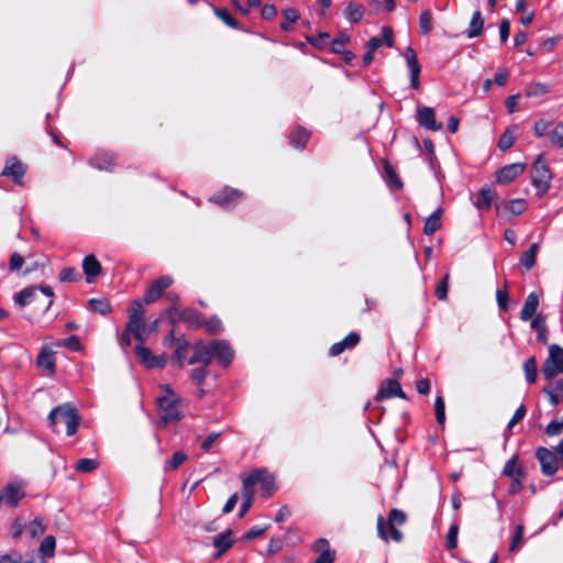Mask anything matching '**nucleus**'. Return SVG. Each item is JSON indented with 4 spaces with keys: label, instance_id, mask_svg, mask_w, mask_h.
I'll list each match as a JSON object with an SVG mask.
<instances>
[{
    "label": "nucleus",
    "instance_id": "obj_21",
    "mask_svg": "<svg viewBox=\"0 0 563 563\" xmlns=\"http://www.w3.org/2000/svg\"><path fill=\"white\" fill-rule=\"evenodd\" d=\"M406 521V514L398 509H391L388 515V525L391 527V540L400 542L402 540V533L396 528L401 526Z\"/></svg>",
    "mask_w": 563,
    "mask_h": 563
},
{
    "label": "nucleus",
    "instance_id": "obj_63",
    "mask_svg": "<svg viewBox=\"0 0 563 563\" xmlns=\"http://www.w3.org/2000/svg\"><path fill=\"white\" fill-rule=\"evenodd\" d=\"M207 366H202V367H198V368H195L192 372H191V378L192 380L197 384V385H201L206 377H207V374H208V371L206 368Z\"/></svg>",
    "mask_w": 563,
    "mask_h": 563
},
{
    "label": "nucleus",
    "instance_id": "obj_6",
    "mask_svg": "<svg viewBox=\"0 0 563 563\" xmlns=\"http://www.w3.org/2000/svg\"><path fill=\"white\" fill-rule=\"evenodd\" d=\"M168 314L173 323L181 321L192 330H198L203 325V314L191 308L180 311H177L176 309H169Z\"/></svg>",
    "mask_w": 563,
    "mask_h": 563
},
{
    "label": "nucleus",
    "instance_id": "obj_32",
    "mask_svg": "<svg viewBox=\"0 0 563 563\" xmlns=\"http://www.w3.org/2000/svg\"><path fill=\"white\" fill-rule=\"evenodd\" d=\"M405 58L407 62V66L410 70V77H419L421 71V66L417 58V54L411 46L407 47L405 51Z\"/></svg>",
    "mask_w": 563,
    "mask_h": 563
},
{
    "label": "nucleus",
    "instance_id": "obj_57",
    "mask_svg": "<svg viewBox=\"0 0 563 563\" xmlns=\"http://www.w3.org/2000/svg\"><path fill=\"white\" fill-rule=\"evenodd\" d=\"M544 393L549 395L551 402L556 405L560 401V398L563 397V379L558 384L556 391L551 387H545Z\"/></svg>",
    "mask_w": 563,
    "mask_h": 563
},
{
    "label": "nucleus",
    "instance_id": "obj_46",
    "mask_svg": "<svg viewBox=\"0 0 563 563\" xmlns=\"http://www.w3.org/2000/svg\"><path fill=\"white\" fill-rule=\"evenodd\" d=\"M516 141L514 132L510 128L506 129V131L500 135L498 141V147L500 151H507L510 148Z\"/></svg>",
    "mask_w": 563,
    "mask_h": 563
},
{
    "label": "nucleus",
    "instance_id": "obj_26",
    "mask_svg": "<svg viewBox=\"0 0 563 563\" xmlns=\"http://www.w3.org/2000/svg\"><path fill=\"white\" fill-rule=\"evenodd\" d=\"M115 156L111 153L98 154L89 161V164L100 170H112Z\"/></svg>",
    "mask_w": 563,
    "mask_h": 563
},
{
    "label": "nucleus",
    "instance_id": "obj_43",
    "mask_svg": "<svg viewBox=\"0 0 563 563\" xmlns=\"http://www.w3.org/2000/svg\"><path fill=\"white\" fill-rule=\"evenodd\" d=\"M45 531V526L40 519H34L30 523H26V532L30 536V538L35 539L40 536H42Z\"/></svg>",
    "mask_w": 563,
    "mask_h": 563
},
{
    "label": "nucleus",
    "instance_id": "obj_59",
    "mask_svg": "<svg viewBox=\"0 0 563 563\" xmlns=\"http://www.w3.org/2000/svg\"><path fill=\"white\" fill-rule=\"evenodd\" d=\"M23 265L24 257L16 252L12 253L9 261V269L11 272L20 271L23 267Z\"/></svg>",
    "mask_w": 563,
    "mask_h": 563
},
{
    "label": "nucleus",
    "instance_id": "obj_52",
    "mask_svg": "<svg viewBox=\"0 0 563 563\" xmlns=\"http://www.w3.org/2000/svg\"><path fill=\"white\" fill-rule=\"evenodd\" d=\"M550 91V88L548 85L543 82H534L529 86V88L526 91V95L528 97H538L543 96Z\"/></svg>",
    "mask_w": 563,
    "mask_h": 563
},
{
    "label": "nucleus",
    "instance_id": "obj_30",
    "mask_svg": "<svg viewBox=\"0 0 563 563\" xmlns=\"http://www.w3.org/2000/svg\"><path fill=\"white\" fill-rule=\"evenodd\" d=\"M441 214L442 209L438 208L434 212H432L424 222L423 233L426 235L434 234L441 227Z\"/></svg>",
    "mask_w": 563,
    "mask_h": 563
},
{
    "label": "nucleus",
    "instance_id": "obj_9",
    "mask_svg": "<svg viewBox=\"0 0 563 563\" xmlns=\"http://www.w3.org/2000/svg\"><path fill=\"white\" fill-rule=\"evenodd\" d=\"M174 283V279L168 275H163L157 279L153 280L144 295V302L150 305L157 301Z\"/></svg>",
    "mask_w": 563,
    "mask_h": 563
},
{
    "label": "nucleus",
    "instance_id": "obj_64",
    "mask_svg": "<svg viewBox=\"0 0 563 563\" xmlns=\"http://www.w3.org/2000/svg\"><path fill=\"white\" fill-rule=\"evenodd\" d=\"M550 125H551L550 121H547L543 119L538 120L533 125L534 135L538 137L542 136L547 132V130L549 129Z\"/></svg>",
    "mask_w": 563,
    "mask_h": 563
},
{
    "label": "nucleus",
    "instance_id": "obj_10",
    "mask_svg": "<svg viewBox=\"0 0 563 563\" xmlns=\"http://www.w3.org/2000/svg\"><path fill=\"white\" fill-rule=\"evenodd\" d=\"M24 485L20 482L10 483L0 490V505L15 507L24 497Z\"/></svg>",
    "mask_w": 563,
    "mask_h": 563
},
{
    "label": "nucleus",
    "instance_id": "obj_37",
    "mask_svg": "<svg viewBox=\"0 0 563 563\" xmlns=\"http://www.w3.org/2000/svg\"><path fill=\"white\" fill-rule=\"evenodd\" d=\"M88 306L92 311L102 316L109 314L111 312V305L107 299L92 298L88 301Z\"/></svg>",
    "mask_w": 563,
    "mask_h": 563
},
{
    "label": "nucleus",
    "instance_id": "obj_4",
    "mask_svg": "<svg viewBox=\"0 0 563 563\" xmlns=\"http://www.w3.org/2000/svg\"><path fill=\"white\" fill-rule=\"evenodd\" d=\"M542 375L551 380L559 374L563 373V349L556 344L549 346V356L544 361L542 368Z\"/></svg>",
    "mask_w": 563,
    "mask_h": 563
},
{
    "label": "nucleus",
    "instance_id": "obj_5",
    "mask_svg": "<svg viewBox=\"0 0 563 563\" xmlns=\"http://www.w3.org/2000/svg\"><path fill=\"white\" fill-rule=\"evenodd\" d=\"M532 185L540 194H545L550 188L552 174L549 166L543 162L542 155L534 161L531 170Z\"/></svg>",
    "mask_w": 563,
    "mask_h": 563
},
{
    "label": "nucleus",
    "instance_id": "obj_17",
    "mask_svg": "<svg viewBox=\"0 0 563 563\" xmlns=\"http://www.w3.org/2000/svg\"><path fill=\"white\" fill-rule=\"evenodd\" d=\"M394 396H398L400 398H406L400 384L395 379H386L382 383L378 393L375 396V400L382 401L384 399L391 398Z\"/></svg>",
    "mask_w": 563,
    "mask_h": 563
},
{
    "label": "nucleus",
    "instance_id": "obj_39",
    "mask_svg": "<svg viewBox=\"0 0 563 563\" xmlns=\"http://www.w3.org/2000/svg\"><path fill=\"white\" fill-rule=\"evenodd\" d=\"M503 473L510 478L523 476L522 468L517 465V456H514L506 462Z\"/></svg>",
    "mask_w": 563,
    "mask_h": 563
},
{
    "label": "nucleus",
    "instance_id": "obj_31",
    "mask_svg": "<svg viewBox=\"0 0 563 563\" xmlns=\"http://www.w3.org/2000/svg\"><path fill=\"white\" fill-rule=\"evenodd\" d=\"M495 196V191L490 188H482L474 202L478 210H488L492 207V202Z\"/></svg>",
    "mask_w": 563,
    "mask_h": 563
},
{
    "label": "nucleus",
    "instance_id": "obj_50",
    "mask_svg": "<svg viewBox=\"0 0 563 563\" xmlns=\"http://www.w3.org/2000/svg\"><path fill=\"white\" fill-rule=\"evenodd\" d=\"M377 532H378V536L384 541H388L389 539H391V527L388 525V520L386 521L383 517H378Z\"/></svg>",
    "mask_w": 563,
    "mask_h": 563
},
{
    "label": "nucleus",
    "instance_id": "obj_45",
    "mask_svg": "<svg viewBox=\"0 0 563 563\" xmlns=\"http://www.w3.org/2000/svg\"><path fill=\"white\" fill-rule=\"evenodd\" d=\"M527 208V202L525 199H512L505 205V209H507L511 214L519 216Z\"/></svg>",
    "mask_w": 563,
    "mask_h": 563
},
{
    "label": "nucleus",
    "instance_id": "obj_3",
    "mask_svg": "<svg viewBox=\"0 0 563 563\" xmlns=\"http://www.w3.org/2000/svg\"><path fill=\"white\" fill-rule=\"evenodd\" d=\"M157 405L161 413V422H174L184 418L181 413V400L170 389L157 398Z\"/></svg>",
    "mask_w": 563,
    "mask_h": 563
},
{
    "label": "nucleus",
    "instance_id": "obj_60",
    "mask_svg": "<svg viewBox=\"0 0 563 563\" xmlns=\"http://www.w3.org/2000/svg\"><path fill=\"white\" fill-rule=\"evenodd\" d=\"M125 329H128V331L131 333L145 331L146 324L144 319H129L128 323L125 324Z\"/></svg>",
    "mask_w": 563,
    "mask_h": 563
},
{
    "label": "nucleus",
    "instance_id": "obj_16",
    "mask_svg": "<svg viewBox=\"0 0 563 563\" xmlns=\"http://www.w3.org/2000/svg\"><path fill=\"white\" fill-rule=\"evenodd\" d=\"M526 169V164L514 163L499 168L496 172V180L500 185H507L515 180Z\"/></svg>",
    "mask_w": 563,
    "mask_h": 563
},
{
    "label": "nucleus",
    "instance_id": "obj_58",
    "mask_svg": "<svg viewBox=\"0 0 563 563\" xmlns=\"http://www.w3.org/2000/svg\"><path fill=\"white\" fill-rule=\"evenodd\" d=\"M523 526L522 525H518L516 527V533L512 538V541L509 545V550L510 551H517L521 548V544H522V538H523Z\"/></svg>",
    "mask_w": 563,
    "mask_h": 563
},
{
    "label": "nucleus",
    "instance_id": "obj_41",
    "mask_svg": "<svg viewBox=\"0 0 563 563\" xmlns=\"http://www.w3.org/2000/svg\"><path fill=\"white\" fill-rule=\"evenodd\" d=\"M433 27V18L430 11H423L419 16V29L422 34H429Z\"/></svg>",
    "mask_w": 563,
    "mask_h": 563
},
{
    "label": "nucleus",
    "instance_id": "obj_14",
    "mask_svg": "<svg viewBox=\"0 0 563 563\" xmlns=\"http://www.w3.org/2000/svg\"><path fill=\"white\" fill-rule=\"evenodd\" d=\"M213 343V358H217L218 363L228 367L234 357V351L231 345L224 340H216Z\"/></svg>",
    "mask_w": 563,
    "mask_h": 563
},
{
    "label": "nucleus",
    "instance_id": "obj_44",
    "mask_svg": "<svg viewBox=\"0 0 563 563\" xmlns=\"http://www.w3.org/2000/svg\"><path fill=\"white\" fill-rule=\"evenodd\" d=\"M188 346H189V342L187 340H185V339L177 340V346H176L173 357H174V360H176V362L178 363L179 366L184 365V360H185Z\"/></svg>",
    "mask_w": 563,
    "mask_h": 563
},
{
    "label": "nucleus",
    "instance_id": "obj_33",
    "mask_svg": "<svg viewBox=\"0 0 563 563\" xmlns=\"http://www.w3.org/2000/svg\"><path fill=\"white\" fill-rule=\"evenodd\" d=\"M484 27V19L479 10H476L471 19L470 27L467 30V37H476L479 36L483 32Z\"/></svg>",
    "mask_w": 563,
    "mask_h": 563
},
{
    "label": "nucleus",
    "instance_id": "obj_18",
    "mask_svg": "<svg viewBox=\"0 0 563 563\" xmlns=\"http://www.w3.org/2000/svg\"><path fill=\"white\" fill-rule=\"evenodd\" d=\"M419 124L431 131H439L442 129V124L437 122L435 112L433 108L422 107L417 112Z\"/></svg>",
    "mask_w": 563,
    "mask_h": 563
},
{
    "label": "nucleus",
    "instance_id": "obj_36",
    "mask_svg": "<svg viewBox=\"0 0 563 563\" xmlns=\"http://www.w3.org/2000/svg\"><path fill=\"white\" fill-rule=\"evenodd\" d=\"M56 549V540L53 536H46L41 545H40V553L41 558L45 560V558H53L55 554Z\"/></svg>",
    "mask_w": 563,
    "mask_h": 563
},
{
    "label": "nucleus",
    "instance_id": "obj_38",
    "mask_svg": "<svg viewBox=\"0 0 563 563\" xmlns=\"http://www.w3.org/2000/svg\"><path fill=\"white\" fill-rule=\"evenodd\" d=\"M523 369H525L527 382L529 384H533L537 379V360L534 356L529 357L525 362Z\"/></svg>",
    "mask_w": 563,
    "mask_h": 563
},
{
    "label": "nucleus",
    "instance_id": "obj_15",
    "mask_svg": "<svg viewBox=\"0 0 563 563\" xmlns=\"http://www.w3.org/2000/svg\"><path fill=\"white\" fill-rule=\"evenodd\" d=\"M25 172V165L18 158L12 157L7 161L5 166L1 172V176L11 178L16 185H22Z\"/></svg>",
    "mask_w": 563,
    "mask_h": 563
},
{
    "label": "nucleus",
    "instance_id": "obj_1",
    "mask_svg": "<svg viewBox=\"0 0 563 563\" xmlns=\"http://www.w3.org/2000/svg\"><path fill=\"white\" fill-rule=\"evenodd\" d=\"M54 296V291L48 285L41 286L40 288L31 286L19 291L14 296V302L20 308L33 305V313L35 316H43L53 305Z\"/></svg>",
    "mask_w": 563,
    "mask_h": 563
},
{
    "label": "nucleus",
    "instance_id": "obj_28",
    "mask_svg": "<svg viewBox=\"0 0 563 563\" xmlns=\"http://www.w3.org/2000/svg\"><path fill=\"white\" fill-rule=\"evenodd\" d=\"M531 328L536 330L538 341L545 344L548 342V327L545 323V317L540 313L536 314L531 321Z\"/></svg>",
    "mask_w": 563,
    "mask_h": 563
},
{
    "label": "nucleus",
    "instance_id": "obj_25",
    "mask_svg": "<svg viewBox=\"0 0 563 563\" xmlns=\"http://www.w3.org/2000/svg\"><path fill=\"white\" fill-rule=\"evenodd\" d=\"M383 165H384V172H385L384 178H385V181L387 183L388 187L391 190L402 189L404 184H402L400 177L398 176V174L396 173V169L394 168V166L390 165L389 162L386 159L383 162Z\"/></svg>",
    "mask_w": 563,
    "mask_h": 563
},
{
    "label": "nucleus",
    "instance_id": "obj_24",
    "mask_svg": "<svg viewBox=\"0 0 563 563\" xmlns=\"http://www.w3.org/2000/svg\"><path fill=\"white\" fill-rule=\"evenodd\" d=\"M539 307V296L536 292H531L527 296L523 307L520 311V319L522 321L530 320Z\"/></svg>",
    "mask_w": 563,
    "mask_h": 563
},
{
    "label": "nucleus",
    "instance_id": "obj_11",
    "mask_svg": "<svg viewBox=\"0 0 563 563\" xmlns=\"http://www.w3.org/2000/svg\"><path fill=\"white\" fill-rule=\"evenodd\" d=\"M537 459L541 465V472L547 476L556 473L559 465L556 455L547 448L540 446L536 452Z\"/></svg>",
    "mask_w": 563,
    "mask_h": 563
},
{
    "label": "nucleus",
    "instance_id": "obj_48",
    "mask_svg": "<svg viewBox=\"0 0 563 563\" xmlns=\"http://www.w3.org/2000/svg\"><path fill=\"white\" fill-rule=\"evenodd\" d=\"M350 42V36L340 33L332 42H331V51L335 54L343 53L345 49V45Z\"/></svg>",
    "mask_w": 563,
    "mask_h": 563
},
{
    "label": "nucleus",
    "instance_id": "obj_2",
    "mask_svg": "<svg viewBox=\"0 0 563 563\" xmlns=\"http://www.w3.org/2000/svg\"><path fill=\"white\" fill-rule=\"evenodd\" d=\"M241 478L244 488L254 490V486L260 485L262 494L266 497L277 490L275 475L267 468H256L247 475H242Z\"/></svg>",
    "mask_w": 563,
    "mask_h": 563
},
{
    "label": "nucleus",
    "instance_id": "obj_27",
    "mask_svg": "<svg viewBox=\"0 0 563 563\" xmlns=\"http://www.w3.org/2000/svg\"><path fill=\"white\" fill-rule=\"evenodd\" d=\"M314 549L320 550L321 553L313 563H333L335 553L330 549L328 540L319 539L314 543Z\"/></svg>",
    "mask_w": 563,
    "mask_h": 563
},
{
    "label": "nucleus",
    "instance_id": "obj_42",
    "mask_svg": "<svg viewBox=\"0 0 563 563\" xmlns=\"http://www.w3.org/2000/svg\"><path fill=\"white\" fill-rule=\"evenodd\" d=\"M242 498L243 503L240 508L239 517H243L251 508L254 498V490H250L249 488H244V486H242Z\"/></svg>",
    "mask_w": 563,
    "mask_h": 563
},
{
    "label": "nucleus",
    "instance_id": "obj_62",
    "mask_svg": "<svg viewBox=\"0 0 563 563\" xmlns=\"http://www.w3.org/2000/svg\"><path fill=\"white\" fill-rule=\"evenodd\" d=\"M549 137L552 144H559L561 146V143L563 142V122H560L555 126V129L550 133Z\"/></svg>",
    "mask_w": 563,
    "mask_h": 563
},
{
    "label": "nucleus",
    "instance_id": "obj_7",
    "mask_svg": "<svg viewBox=\"0 0 563 563\" xmlns=\"http://www.w3.org/2000/svg\"><path fill=\"white\" fill-rule=\"evenodd\" d=\"M48 422H79L78 408L73 402H64L51 410Z\"/></svg>",
    "mask_w": 563,
    "mask_h": 563
},
{
    "label": "nucleus",
    "instance_id": "obj_19",
    "mask_svg": "<svg viewBox=\"0 0 563 563\" xmlns=\"http://www.w3.org/2000/svg\"><path fill=\"white\" fill-rule=\"evenodd\" d=\"M361 341V336L357 332H350L342 341L334 343L330 350V356H338L345 350L355 347Z\"/></svg>",
    "mask_w": 563,
    "mask_h": 563
},
{
    "label": "nucleus",
    "instance_id": "obj_22",
    "mask_svg": "<svg viewBox=\"0 0 563 563\" xmlns=\"http://www.w3.org/2000/svg\"><path fill=\"white\" fill-rule=\"evenodd\" d=\"M310 131L302 126L295 128L288 135V142L297 150H303L310 139Z\"/></svg>",
    "mask_w": 563,
    "mask_h": 563
},
{
    "label": "nucleus",
    "instance_id": "obj_56",
    "mask_svg": "<svg viewBox=\"0 0 563 563\" xmlns=\"http://www.w3.org/2000/svg\"><path fill=\"white\" fill-rule=\"evenodd\" d=\"M457 534L459 526L456 523L451 525L446 536V548L452 550L457 547Z\"/></svg>",
    "mask_w": 563,
    "mask_h": 563
},
{
    "label": "nucleus",
    "instance_id": "obj_51",
    "mask_svg": "<svg viewBox=\"0 0 563 563\" xmlns=\"http://www.w3.org/2000/svg\"><path fill=\"white\" fill-rule=\"evenodd\" d=\"M145 309L141 300H134L129 308V319H144Z\"/></svg>",
    "mask_w": 563,
    "mask_h": 563
},
{
    "label": "nucleus",
    "instance_id": "obj_13",
    "mask_svg": "<svg viewBox=\"0 0 563 563\" xmlns=\"http://www.w3.org/2000/svg\"><path fill=\"white\" fill-rule=\"evenodd\" d=\"M213 343H203V342H197L194 345V354L188 360V364H203L205 366H208L212 360H213Z\"/></svg>",
    "mask_w": 563,
    "mask_h": 563
},
{
    "label": "nucleus",
    "instance_id": "obj_40",
    "mask_svg": "<svg viewBox=\"0 0 563 563\" xmlns=\"http://www.w3.org/2000/svg\"><path fill=\"white\" fill-rule=\"evenodd\" d=\"M202 328H205L206 331L212 335L219 334L223 330L222 322L218 317H212L208 320L203 317Z\"/></svg>",
    "mask_w": 563,
    "mask_h": 563
},
{
    "label": "nucleus",
    "instance_id": "obj_8",
    "mask_svg": "<svg viewBox=\"0 0 563 563\" xmlns=\"http://www.w3.org/2000/svg\"><path fill=\"white\" fill-rule=\"evenodd\" d=\"M243 198L244 194L241 190L224 187L221 191L210 197L209 201L224 209H230L235 207Z\"/></svg>",
    "mask_w": 563,
    "mask_h": 563
},
{
    "label": "nucleus",
    "instance_id": "obj_54",
    "mask_svg": "<svg viewBox=\"0 0 563 563\" xmlns=\"http://www.w3.org/2000/svg\"><path fill=\"white\" fill-rule=\"evenodd\" d=\"M98 462L92 459H81L77 462L76 470L82 473H89L96 470Z\"/></svg>",
    "mask_w": 563,
    "mask_h": 563
},
{
    "label": "nucleus",
    "instance_id": "obj_47",
    "mask_svg": "<svg viewBox=\"0 0 563 563\" xmlns=\"http://www.w3.org/2000/svg\"><path fill=\"white\" fill-rule=\"evenodd\" d=\"M214 14L222 20L228 26L239 29L238 21L229 13L227 9L213 8Z\"/></svg>",
    "mask_w": 563,
    "mask_h": 563
},
{
    "label": "nucleus",
    "instance_id": "obj_53",
    "mask_svg": "<svg viewBox=\"0 0 563 563\" xmlns=\"http://www.w3.org/2000/svg\"><path fill=\"white\" fill-rule=\"evenodd\" d=\"M187 459V455L181 452V451H178V452H175L172 456V459L166 463L165 465V470L167 471H174L176 470L178 466H180Z\"/></svg>",
    "mask_w": 563,
    "mask_h": 563
},
{
    "label": "nucleus",
    "instance_id": "obj_12",
    "mask_svg": "<svg viewBox=\"0 0 563 563\" xmlns=\"http://www.w3.org/2000/svg\"><path fill=\"white\" fill-rule=\"evenodd\" d=\"M135 354L140 362L148 368H163L166 364L164 354L153 355L151 350L142 344L135 346Z\"/></svg>",
    "mask_w": 563,
    "mask_h": 563
},
{
    "label": "nucleus",
    "instance_id": "obj_35",
    "mask_svg": "<svg viewBox=\"0 0 563 563\" xmlns=\"http://www.w3.org/2000/svg\"><path fill=\"white\" fill-rule=\"evenodd\" d=\"M364 14V9L362 4L356 2H349L344 10V16L352 23H357L362 20Z\"/></svg>",
    "mask_w": 563,
    "mask_h": 563
},
{
    "label": "nucleus",
    "instance_id": "obj_61",
    "mask_svg": "<svg viewBox=\"0 0 563 563\" xmlns=\"http://www.w3.org/2000/svg\"><path fill=\"white\" fill-rule=\"evenodd\" d=\"M78 274L74 267H65L59 273V280L62 283L77 280Z\"/></svg>",
    "mask_w": 563,
    "mask_h": 563
},
{
    "label": "nucleus",
    "instance_id": "obj_29",
    "mask_svg": "<svg viewBox=\"0 0 563 563\" xmlns=\"http://www.w3.org/2000/svg\"><path fill=\"white\" fill-rule=\"evenodd\" d=\"M233 544V540L231 539V530H225L224 532L219 533L213 538V545L218 549L216 558H219L228 549H230Z\"/></svg>",
    "mask_w": 563,
    "mask_h": 563
},
{
    "label": "nucleus",
    "instance_id": "obj_34",
    "mask_svg": "<svg viewBox=\"0 0 563 563\" xmlns=\"http://www.w3.org/2000/svg\"><path fill=\"white\" fill-rule=\"evenodd\" d=\"M539 243H532L528 251H526L520 257V264L530 271L536 265V257L539 252Z\"/></svg>",
    "mask_w": 563,
    "mask_h": 563
},
{
    "label": "nucleus",
    "instance_id": "obj_20",
    "mask_svg": "<svg viewBox=\"0 0 563 563\" xmlns=\"http://www.w3.org/2000/svg\"><path fill=\"white\" fill-rule=\"evenodd\" d=\"M82 271L87 283H93L101 274L102 266L93 254L87 255L82 261Z\"/></svg>",
    "mask_w": 563,
    "mask_h": 563
},
{
    "label": "nucleus",
    "instance_id": "obj_23",
    "mask_svg": "<svg viewBox=\"0 0 563 563\" xmlns=\"http://www.w3.org/2000/svg\"><path fill=\"white\" fill-rule=\"evenodd\" d=\"M36 364L41 369L45 371L47 375H53L55 373L54 355L53 352L46 346L42 347L37 356Z\"/></svg>",
    "mask_w": 563,
    "mask_h": 563
},
{
    "label": "nucleus",
    "instance_id": "obj_55",
    "mask_svg": "<svg viewBox=\"0 0 563 563\" xmlns=\"http://www.w3.org/2000/svg\"><path fill=\"white\" fill-rule=\"evenodd\" d=\"M434 415L437 422L445 421V405L441 396H438L434 401Z\"/></svg>",
    "mask_w": 563,
    "mask_h": 563
},
{
    "label": "nucleus",
    "instance_id": "obj_49",
    "mask_svg": "<svg viewBox=\"0 0 563 563\" xmlns=\"http://www.w3.org/2000/svg\"><path fill=\"white\" fill-rule=\"evenodd\" d=\"M450 274L446 273L443 278L439 282L435 288V296L439 300H445L448 298Z\"/></svg>",
    "mask_w": 563,
    "mask_h": 563
}]
</instances>
